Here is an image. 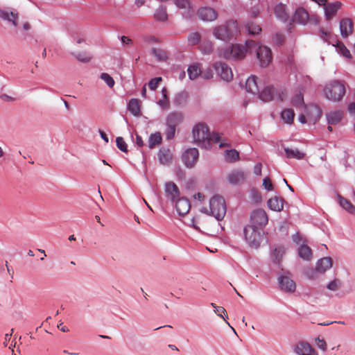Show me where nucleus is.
Segmentation results:
<instances>
[{
	"instance_id": "obj_1",
	"label": "nucleus",
	"mask_w": 355,
	"mask_h": 355,
	"mask_svg": "<svg viewBox=\"0 0 355 355\" xmlns=\"http://www.w3.org/2000/svg\"><path fill=\"white\" fill-rule=\"evenodd\" d=\"M241 34L237 20L229 19L223 24L216 26L213 29V35L218 40L231 42Z\"/></svg>"
},
{
	"instance_id": "obj_2",
	"label": "nucleus",
	"mask_w": 355,
	"mask_h": 355,
	"mask_svg": "<svg viewBox=\"0 0 355 355\" xmlns=\"http://www.w3.org/2000/svg\"><path fill=\"white\" fill-rule=\"evenodd\" d=\"M243 235L245 241L251 248L257 249L264 239L263 230H260L254 225H245L243 228Z\"/></svg>"
},
{
	"instance_id": "obj_3",
	"label": "nucleus",
	"mask_w": 355,
	"mask_h": 355,
	"mask_svg": "<svg viewBox=\"0 0 355 355\" xmlns=\"http://www.w3.org/2000/svg\"><path fill=\"white\" fill-rule=\"evenodd\" d=\"M325 97L331 101H340L345 94L344 84L339 80H333L324 88Z\"/></svg>"
},
{
	"instance_id": "obj_4",
	"label": "nucleus",
	"mask_w": 355,
	"mask_h": 355,
	"mask_svg": "<svg viewBox=\"0 0 355 355\" xmlns=\"http://www.w3.org/2000/svg\"><path fill=\"white\" fill-rule=\"evenodd\" d=\"M209 215L213 216L218 221L223 219L226 213V205L223 197L214 196L209 200Z\"/></svg>"
},
{
	"instance_id": "obj_5",
	"label": "nucleus",
	"mask_w": 355,
	"mask_h": 355,
	"mask_svg": "<svg viewBox=\"0 0 355 355\" xmlns=\"http://www.w3.org/2000/svg\"><path fill=\"white\" fill-rule=\"evenodd\" d=\"M193 137L194 141L198 144V146H209V130L208 127L203 123H200L196 125L192 130Z\"/></svg>"
},
{
	"instance_id": "obj_6",
	"label": "nucleus",
	"mask_w": 355,
	"mask_h": 355,
	"mask_svg": "<svg viewBox=\"0 0 355 355\" xmlns=\"http://www.w3.org/2000/svg\"><path fill=\"white\" fill-rule=\"evenodd\" d=\"M246 48L240 44H231L223 52L226 60H240L245 57Z\"/></svg>"
},
{
	"instance_id": "obj_7",
	"label": "nucleus",
	"mask_w": 355,
	"mask_h": 355,
	"mask_svg": "<svg viewBox=\"0 0 355 355\" xmlns=\"http://www.w3.org/2000/svg\"><path fill=\"white\" fill-rule=\"evenodd\" d=\"M284 93L283 91L281 92L278 91L274 86H266L261 92H259V98L263 102L271 101L276 98L279 101H284Z\"/></svg>"
},
{
	"instance_id": "obj_8",
	"label": "nucleus",
	"mask_w": 355,
	"mask_h": 355,
	"mask_svg": "<svg viewBox=\"0 0 355 355\" xmlns=\"http://www.w3.org/2000/svg\"><path fill=\"white\" fill-rule=\"evenodd\" d=\"M268 222V218L266 211L262 209H257L251 213L250 223L248 225H254L257 228L263 230Z\"/></svg>"
},
{
	"instance_id": "obj_9",
	"label": "nucleus",
	"mask_w": 355,
	"mask_h": 355,
	"mask_svg": "<svg viewBox=\"0 0 355 355\" xmlns=\"http://www.w3.org/2000/svg\"><path fill=\"white\" fill-rule=\"evenodd\" d=\"M199 157V151L196 148H189L186 149L181 156L182 162L187 168H192L195 166Z\"/></svg>"
},
{
	"instance_id": "obj_10",
	"label": "nucleus",
	"mask_w": 355,
	"mask_h": 355,
	"mask_svg": "<svg viewBox=\"0 0 355 355\" xmlns=\"http://www.w3.org/2000/svg\"><path fill=\"white\" fill-rule=\"evenodd\" d=\"M256 55L261 67H266L272 59L270 49L263 45L258 46L256 49Z\"/></svg>"
},
{
	"instance_id": "obj_11",
	"label": "nucleus",
	"mask_w": 355,
	"mask_h": 355,
	"mask_svg": "<svg viewBox=\"0 0 355 355\" xmlns=\"http://www.w3.org/2000/svg\"><path fill=\"white\" fill-rule=\"evenodd\" d=\"M214 68L218 76L226 82H230L233 78L231 68L225 62H217L214 64Z\"/></svg>"
},
{
	"instance_id": "obj_12",
	"label": "nucleus",
	"mask_w": 355,
	"mask_h": 355,
	"mask_svg": "<svg viewBox=\"0 0 355 355\" xmlns=\"http://www.w3.org/2000/svg\"><path fill=\"white\" fill-rule=\"evenodd\" d=\"M0 18L16 27L18 25L19 13L11 8H8L6 10L0 8Z\"/></svg>"
},
{
	"instance_id": "obj_13",
	"label": "nucleus",
	"mask_w": 355,
	"mask_h": 355,
	"mask_svg": "<svg viewBox=\"0 0 355 355\" xmlns=\"http://www.w3.org/2000/svg\"><path fill=\"white\" fill-rule=\"evenodd\" d=\"M198 15L204 21H213L217 19L218 14L211 7H204L198 10Z\"/></svg>"
},
{
	"instance_id": "obj_14",
	"label": "nucleus",
	"mask_w": 355,
	"mask_h": 355,
	"mask_svg": "<svg viewBox=\"0 0 355 355\" xmlns=\"http://www.w3.org/2000/svg\"><path fill=\"white\" fill-rule=\"evenodd\" d=\"M175 209L179 216H184L190 210L191 204L188 198L185 197L179 198L174 202Z\"/></svg>"
},
{
	"instance_id": "obj_15",
	"label": "nucleus",
	"mask_w": 355,
	"mask_h": 355,
	"mask_svg": "<svg viewBox=\"0 0 355 355\" xmlns=\"http://www.w3.org/2000/svg\"><path fill=\"white\" fill-rule=\"evenodd\" d=\"M278 280L281 290L286 293H293L295 291L296 285L295 282L288 276L282 275Z\"/></svg>"
},
{
	"instance_id": "obj_16",
	"label": "nucleus",
	"mask_w": 355,
	"mask_h": 355,
	"mask_svg": "<svg viewBox=\"0 0 355 355\" xmlns=\"http://www.w3.org/2000/svg\"><path fill=\"white\" fill-rule=\"evenodd\" d=\"M227 179L230 184L236 186L245 180L246 173L241 169L234 170L227 175Z\"/></svg>"
},
{
	"instance_id": "obj_17",
	"label": "nucleus",
	"mask_w": 355,
	"mask_h": 355,
	"mask_svg": "<svg viewBox=\"0 0 355 355\" xmlns=\"http://www.w3.org/2000/svg\"><path fill=\"white\" fill-rule=\"evenodd\" d=\"M165 193L166 198L173 203L180 198V190L178 186L173 182H168L165 184Z\"/></svg>"
},
{
	"instance_id": "obj_18",
	"label": "nucleus",
	"mask_w": 355,
	"mask_h": 355,
	"mask_svg": "<svg viewBox=\"0 0 355 355\" xmlns=\"http://www.w3.org/2000/svg\"><path fill=\"white\" fill-rule=\"evenodd\" d=\"M342 7V3L339 1H336L332 3H329L324 5V17L327 20H330L334 16L338 10Z\"/></svg>"
},
{
	"instance_id": "obj_19",
	"label": "nucleus",
	"mask_w": 355,
	"mask_h": 355,
	"mask_svg": "<svg viewBox=\"0 0 355 355\" xmlns=\"http://www.w3.org/2000/svg\"><path fill=\"white\" fill-rule=\"evenodd\" d=\"M308 12L302 7H298L295 9L292 17V21L298 24L305 25L309 19Z\"/></svg>"
},
{
	"instance_id": "obj_20",
	"label": "nucleus",
	"mask_w": 355,
	"mask_h": 355,
	"mask_svg": "<svg viewBox=\"0 0 355 355\" xmlns=\"http://www.w3.org/2000/svg\"><path fill=\"white\" fill-rule=\"evenodd\" d=\"M340 35L343 38H347L353 30V22L349 18H342L339 24Z\"/></svg>"
},
{
	"instance_id": "obj_21",
	"label": "nucleus",
	"mask_w": 355,
	"mask_h": 355,
	"mask_svg": "<svg viewBox=\"0 0 355 355\" xmlns=\"http://www.w3.org/2000/svg\"><path fill=\"white\" fill-rule=\"evenodd\" d=\"M298 355H318L317 352L307 342H300L295 349Z\"/></svg>"
},
{
	"instance_id": "obj_22",
	"label": "nucleus",
	"mask_w": 355,
	"mask_h": 355,
	"mask_svg": "<svg viewBox=\"0 0 355 355\" xmlns=\"http://www.w3.org/2000/svg\"><path fill=\"white\" fill-rule=\"evenodd\" d=\"M318 35L328 45H332V43H334V42L338 39V36L336 35H334L331 30H326L323 27L319 28Z\"/></svg>"
},
{
	"instance_id": "obj_23",
	"label": "nucleus",
	"mask_w": 355,
	"mask_h": 355,
	"mask_svg": "<svg viewBox=\"0 0 355 355\" xmlns=\"http://www.w3.org/2000/svg\"><path fill=\"white\" fill-rule=\"evenodd\" d=\"M183 119L184 116L182 112L173 111L166 116V123L176 128L182 123Z\"/></svg>"
},
{
	"instance_id": "obj_24",
	"label": "nucleus",
	"mask_w": 355,
	"mask_h": 355,
	"mask_svg": "<svg viewBox=\"0 0 355 355\" xmlns=\"http://www.w3.org/2000/svg\"><path fill=\"white\" fill-rule=\"evenodd\" d=\"M257 77L254 75H251L245 80V90L248 93L256 94L259 93V88L257 85Z\"/></svg>"
},
{
	"instance_id": "obj_25",
	"label": "nucleus",
	"mask_w": 355,
	"mask_h": 355,
	"mask_svg": "<svg viewBox=\"0 0 355 355\" xmlns=\"http://www.w3.org/2000/svg\"><path fill=\"white\" fill-rule=\"evenodd\" d=\"M275 15L279 20L283 22H286L289 19V15L286 10V6L282 3H279L275 6Z\"/></svg>"
},
{
	"instance_id": "obj_26",
	"label": "nucleus",
	"mask_w": 355,
	"mask_h": 355,
	"mask_svg": "<svg viewBox=\"0 0 355 355\" xmlns=\"http://www.w3.org/2000/svg\"><path fill=\"white\" fill-rule=\"evenodd\" d=\"M332 259L331 257H323L316 262L315 270L319 273H324L327 270L331 268Z\"/></svg>"
},
{
	"instance_id": "obj_27",
	"label": "nucleus",
	"mask_w": 355,
	"mask_h": 355,
	"mask_svg": "<svg viewBox=\"0 0 355 355\" xmlns=\"http://www.w3.org/2000/svg\"><path fill=\"white\" fill-rule=\"evenodd\" d=\"M157 157L159 162L163 165H168L172 159V155L169 148L165 147H162L159 150Z\"/></svg>"
},
{
	"instance_id": "obj_28",
	"label": "nucleus",
	"mask_w": 355,
	"mask_h": 355,
	"mask_svg": "<svg viewBox=\"0 0 355 355\" xmlns=\"http://www.w3.org/2000/svg\"><path fill=\"white\" fill-rule=\"evenodd\" d=\"M284 200L277 196L272 197L268 200V208L275 211H280L284 208Z\"/></svg>"
},
{
	"instance_id": "obj_29",
	"label": "nucleus",
	"mask_w": 355,
	"mask_h": 355,
	"mask_svg": "<svg viewBox=\"0 0 355 355\" xmlns=\"http://www.w3.org/2000/svg\"><path fill=\"white\" fill-rule=\"evenodd\" d=\"M244 28L245 32L250 35L257 36L261 32V28L252 20H248L245 22Z\"/></svg>"
},
{
	"instance_id": "obj_30",
	"label": "nucleus",
	"mask_w": 355,
	"mask_h": 355,
	"mask_svg": "<svg viewBox=\"0 0 355 355\" xmlns=\"http://www.w3.org/2000/svg\"><path fill=\"white\" fill-rule=\"evenodd\" d=\"M326 117L329 125H336L342 120L343 113L340 110H336L327 113Z\"/></svg>"
},
{
	"instance_id": "obj_31",
	"label": "nucleus",
	"mask_w": 355,
	"mask_h": 355,
	"mask_svg": "<svg viewBox=\"0 0 355 355\" xmlns=\"http://www.w3.org/2000/svg\"><path fill=\"white\" fill-rule=\"evenodd\" d=\"M140 101L137 98H131L127 103V109L135 116L141 114Z\"/></svg>"
},
{
	"instance_id": "obj_32",
	"label": "nucleus",
	"mask_w": 355,
	"mask_h": 355,
	"mask_svg": "<svg viewBox=\"0 0 355 355\" xmlns=\"http://www.w3.org/2000/svg\"><path fill=\"white\" fill-rule=\"evenodd\" d=\"M332 46L336 47V51L340 55L346 58H351L352 55L350 53L349 50L345 46L344 43L341 41H339L338 39L332 43Z\"/></svg>"
},
{
	"instance_id": "obj_33",
	"label": "nucleus",
	"mask_w": 355,
	"mask_h": 355,
	"mask_svg": "<svg viewBox=\"0 0 355 355\" xmlns=\"http://www.w3.org/2000/svg\"><path fill=\"white\" fill-rule=\"evenodd\" d=\"M298 256L305 260L309 261L312 257V250L306 244H301L297 250Z\"/></svg>"
},
{
	"instance_id": "obj_34",
	"label": "nucleus",
	"mask_w": 355,
	"mask_h": 355,
	"mask_svg": "<svg viewBox=\"0 0 355 355\" xmlns=\"http://www.w3.org/2000/svg\"><path fill=\"white\" fill-rule=\"evenodd\" d=\"M306 114L308 116H311V119L315 121L320 118L322 115V111L318 105L311 104L309 105L306 108Z\"/></svg>"
},
{
	"instance_id": "obj_35",
	"label": "nucleus",
	"mask_w": 355,
	"mask_h": 355,
	"mask_svg": "<svg viewBox=\"0 0 355 355\" xmlns=\"http://www.w3.org/2000/svg\"><path fill=\"white\" fill-rule=\"evenodd\" d=\"M338 203L342 208L349 213L355 214V206L349 200L338 195Z\"/></svg>"
},
{
	"instance_id": "obj_36",
	"label": "nucleus",
	"mask_w": 355,
	"mask_h": 355,
	"mask_svg": "<svg viewBox=\"0 0 355 355\" xmlns=\"http://www.w3.org/2000/svg\"><path fill=\"white\" fill-rule=\"evenodd\" d=\"M188 98V94L183 90L177 93L173 100V104L175 107H180L186 103Z\"/></svg>"
},
{
	"instance_id": "obj_37",
	"label": "nucleus",
	"mask_w": 355,
	"mask_h": 355,
	"mask_svg": "<svg viewBox=\"0 0 355 355\" xmlns=\"http://www.w3.org/2000/svg\"><path fill=\"white\" fill-rule=\"evenodd\" d=\"M162 141V135L159 132L150 134L148 139V147L152 149L155 146L159 145Z\"/></svg>"
},
{
	"instance_id": "obj_38",
	"label": "nucleus",
	"mask_w": 355,
	"mask_h": 355,
	"mask_svg": "<svg viewBox=\"0 0 355 355\" xmlns=\"http://www.w3.org/2000/svg\"><path fill=\"white\" fill-rule=\"evenodd\" d=\"M295 112L292 109L286 108L281 112L282 119L287 124H291L293 122Z\"/></svg>"
},
{
	"instance_id": "obj_39",
	"label": "nucleus",
	"mask_w": 355,
	"mask_h": 355,
	"mask_svg": "<svg viewBox=\"0 0 355 355\" xmlns=\"http://www.w3.org/2000/svg\"><path fill=\"white\" fill-rule=\"evenodd\" d=\"M155 19L157 21H165L168 19V14L166 12V8L163 6H160L155 11L154 14Z\"/></svg>"
},
{
	"instance_id": "obj_40",
	"label": "nucleus",
	"mask_w": 355,
	"mask_h": 355,
	"mask_svg": "<svg viewBox=\"0 0 355 355\" xmlns=\"http://www.w3.org/2000/svg\"><path fill=\"white\" fill-rule=\"evenodd\" d=\"M284 151L288 158H295L300 160L304 157V153L300 151L297 148L293 149L287 147L284 148Z\"/></svg>"
},
{
	"instance_id": "obj_41",
	"label": "nucleus",
	"mask_w": 355,
	"mask_h": 355,
	"mask_svg": "<svg viewBox=\"0 0 355 355\" xmlns=\"http://www.w3.org/2000/svg\"><path fill=\"white\" fill-rule=\"evenodd\" d=\"M211 304L214 308V311L215 313L221 318H223L225 322L232 329L234 332L236 334V331L234 330V329L230 326V324L226 320L227 318H228L226 310L223 306H217L214 303H211Z\"/></svg>"
},
{
	"instance_id": "obj_42",
	"label": "nucleus",
	"mask_w": 355,
	"mask_h": 355,
	"mask_svg": "<svg viewBox=\"0 0 355 355\" xmlns=\"http://www.w3.org/2000/svg\"><path fill=\"white\" fill-rule=\"evenodd\" d=\"M225 159L228 162H235L239 159V153L236 149L226 150L225 152Z\"/></svg>"
},
{
	"instance_id": "obj_43",
	"label": "nucleus",
	"mask_w": 355,
	"mask_h": 355,
	"mask_svg": "<svg viewBox=\"0 0 355 355\" xmlns=\"http://www.w3.org/2000/svg\"><path fill=\"white\" fill-rule=\"evenodd\" d=\"M187 73L190 80H195L201 74V70L198 64H194L188 67Z\"/></svg>"
},
{
	"instance_id": "obj_44",
	"label": "nucleus",
	"mask_w": 355,
	"mask_h": 355,
	"mask_svg": "<svg viewBox=\"0 0 355 355\" xmlns=\"http://www.w3.org/2000/svg\"><path fill=\"white\" fill-rule=\"evenodd\" d=\"M151 54L154 55L158 61H166L168 58L166 53L162 49L153 48L151 49Z\"/></svg>"
},
{
	"instance_id": "obj_45",
	"label": "nucleus",
	"mask_w": 355,
	"mask_h": 355,
	"mask_svg": "<svg viewBox=\"0 0 355 355\" xmlns=\"http://www.w3.org/2000/svg\"><path fill=\"white\" fill-rule=\"evenodd\" d=\"M291 103L295 107L305 106L302 93L300 92L295 94L291 99Z\"/></svg>"
},
{
	"instance_id": "obj_46",
	"label": "nucleus",
	"mask_w": 355,
	"mask_h": 355,
	"mask_svg": "<svg viewBox=\"0 0 355 355\" xmlns=\"http://www.w3.org/2000/svg\"><path fill=\"white\" fill-rule=\"evenodd\" d=\"M72 55L76 58V59H77L79 62L83 63H87L90 62V60L92 58L90 55L87 54L85 52L78 53H72Z\"/></svg>"
},
{
	"instance_id": "obj_47",
	"label": "nucleus",
	"mask_w": 355,
	"mask_h": 355,
	"mask_svg": "<svg viewBox=\"0 0 355 355\" xmlns=\"http://www.w3.org/2000/svg\"><path fill=\"white\" fill-rule=\"evenodd\" d=\"M165 124H166V129H165L164 133L166 135V139L167 140H171L175 137L176 128L173 125H171L166 123H165Z\"/></svg>"
},
{
	"instance_id": "obj_48",
	"label": "nucleus",
	"mask_w": 355,
	"mask_h": 355,
	"mask_svg": "<svg viewBox=\"0 0 355 355\" xmlns=\"http://www.w3.org/2000/svg\"><path fill=\"white\" fill-rule=\"evenodd\" d=\"M201 40V35L198 32L191 33L188 35V42L191 45L198 44Z\"/></svg>"
},
{
	"instance_id": "obj_49",
	"label": "nucleus",
	"mask_w": 355,
	"mask_h": 355,
	"mask_svg": "<svg viewBox=\"0 0 355 355\" xmlns=\"http://www.w3.org/2000/svg\"><path fill=\"white\" fill-rule=\"evenodd\" d=\"M100 78L107 84V85L112 88L115 84L114 78L107 73H101Z\"/></svg>"
},
{
	"instance_id": "obj_50",
	"label": "nucleus",
	"mask_w": 355,
	"mask_h": 355,
	"mask_svg": "<svg viewBox=\"0 0 355 355\" xmlns=\"http://www.w3.org/2000/svg\"><path fill=\"white\" fill-rule=\"evenodd\" d=\"M284 248L283 247L275 248L272 252V259L273 262L279 261L281 257L283 255Z\"/></svg>"
},
{
	"instance_id": "obj_51",
	"label": "nucleus",
	"mask_w": 355,
	"mask_h": 355,
	"mask_svg": "<svg viewBox=\"0 0 355 355\" xmlns=\"http://www.w3.org/2000/svg\"><path fill=\"white\" fill-rule=\"evenodd\" d=\"M116 144L117 148L123 153H127L128 145L122 137H117L116 138Z\"/></svg>"
},
{
	"instance_id": "obj_52",
	"label": "nucleus",
	"mask_w": 355,
	"mask_h": 355,
	"mask_svg": "<svg viewBox=\"0 0 355 355\" xmlns=\"http://www.w3.org/2000/svg\"><path fill=\"white\" fill-rule=\"evenodd\" d=\"M341 284L340 280L334 279L327 284V288L329 291H335L340 287Z\"/></svg>"
},
{
	"instance_id": "obj_53",
	"label": "nucleus",
	"mask_w": 355,
	"mask_h": 355,
	"mask_svg": "<svg viewBox=\"0 0 355 355\" xmlns=\"http://www.w3.org/2000/svg\"><path fill=\"white\" fill-rule=\"evenodd\" d=\"M162 80V77H155L153 78H151L148 82V87L150 90H155L157 87L159 82Z\"/></svg>"
},
{
	"instance_id": "obj_54",
	"label": "nucleus",
	"mask_w": 355,
	"mask_h": 355,
	"mask_svg": "<svg viewBox=\"0 0 355 355\" xmlns=\"http://www.w3.org/2000/svg\"><path fill=\"white\" fill-rule=\"evenodd\" d=\"M259 45L252 40H247L245 41V47L246 48V51L248 50H250V51H252V49L254 50L256 52V49L258 47Z\"/></svg>"
},
{
	"instance_id": "obj_55",
	"label": "nucleus",
	"mask_w": 355,
	"mask_h": 355,
	"mask_svg": "<svg viewBox=\"0 0 355 355\" xmlns=\"http://www.w3.org/2000/svg\"><path fill=\"white\" fill-rule=\"evenodd\" d=\"M263 186L267 191H270L273 190V185L272 181L268 176L263 178Z\"/></svg>"
},
{
	"instance_id": "obj_56",
	"label": "nucleus",
	"mask_w": 355,
	"mask_h": 355,
	"mask_svg": "<svg viewBox=\"0 0 355 355\" xmlns=\"http://www.w3.org/2000/svg\"><path fill=\"white\" fill-rule=\"evenodd\" d=\"M175 6L180 9H184L189 6V0H174Z\"/></svg>"
},
{
	"instance_id": "obj_57",
	"label": "nucleus",
	"mask_w": 355,
	"mask_h": 355,
	"mask_svg": "<svg viewBox=\"0 0 355 355\" xmlns=\"http://www.w3.org/2000/svg\"><path fill=\"white\" fill-rule=\"evenodd\" d=\"M250 193L252 199L256 202H260L261 200V196L259 191L255 189H252L250 191Z\"/></svg>"
},
{
	"instance_id": "obj_58",
	"label": "nucleus",
	"mask_w": 355,
	"mask_h": 355,
	"mask_svg": "<svg viewBox=\"0 0 355 355\" xmlns=\"http://www.w3.org/2000/svg\"><path fill=\"white\" fill-rule=\"evenodd\" d=\"M220 140V135H219V133H218L216 132H212L211 134L209 133V142L211 141L214 144H218V143H219Z\"/></svg>"
},
{
	"instance_id": "obj_59",
	"label": "nucleus",
	"mask_w": 355,
	"mask_h": 355,
	"mask_svg": "<svg viewBox=\"0 0 355 355\" xmlns=\"http://www.w3.org/2000/svg\"><path fill=\"white\" fill-rule=\"evenodd\" d=\"M316 345L318 348L322 349L323 352H325L327 350V343L324 339H320V338L318 336L315 339Z\"/></svg>"
},
{
	"instance_id": "obj_60",
	"label": "nucleus",
	"mask_w": 355,
	"mask_h": 355,
	"mask_svg": "<svg viewBox=\"0 0 355 355\" xmlns=\"http://www.w3.org/2000/svg\"><path fill=\"white\" fill-rule=\"evenodd\" d=\"M202 77L204 78V79H210L213 77V71L211 68H207L206 70H205L204 71H201V74Z\"/></svg>"
},
{
	"instance_id": "obj_61",
	"label": "nucleus",
	"mask_w": 355,
	"mask_h": 355,
	"mask_svg": "<svg viewBox=\"0 0 355 355\" xmlns=\"http://www.w3.org/2000/svg\"><path fill=\"white\" fill-rule=\"evenodd\" d=\"M317 272H318L316 271L315 268H309L306 270L305 275L309 279H315Z\"/></svg>"
},
{
	"instance_id": "obj_62",
	"label": "nucleus",
	"mask_w": 355,
	"mask_h": 355,
	"mask_svg": "<svg viewBox=\"0 0 355 355\" xmlns=\"http://www.w3.org/2000/svg\"><path fill=\"white\" fill-rule=\"evenodd\" d=\"M134 143L139 148L144 146V145L142 137L137 133L135 135V140L134 141Z\"/></svg>"
},
{
	"instance_id": "obj_63",
	"label": "nucleus",
	"mask_w": 355,
	"mask_h": 355,
	"mask_svg": "<svg viewBox=\"0 0 355 355\" xmlns=\"http://www.w3.org/2000/svg\"><path fill=\"white\" fill-rule=\"evenodd\" d=\"M261 169H262V164L261 163L259 162L257 163L253 168V172L256 175H261Z\"/></svg>"
},
{
	"instance_id": "obj_64",
	"label": "nucleus",
	"mask_w": 355,
	"mask_h": 355,
	"mask_svg": "<svg viewBox=\"0 0 355 355\" xmlns=\"http://www.w3.org/2000/svg\"><path fill=\"white\" fill-rule=\"evenodd\" d=\"M144 40L147 43H157L159 42L158 39L154 35L146 36Z\"/></svg>"
}]
</instances>
